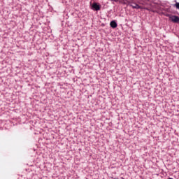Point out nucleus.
I'll use <instances>...</instances> for the list:
<instances>
[{"instance_id":"nucleus-1","label":"nucleus","mask_w":179,"mask_h":179,"mask_svg":"<svg viewBox=\"0 0 179 179\" xmlns=\"http://www.w3.org/2000/svg\"><path fill=\"white\" fill-rule=\"evenodd\" d=\"M169 17V20L173 22V23H179V17L176 15H168Z\"/></svg>"},{"instance_id":"nucleus-2","label":"nucleus","mask_w":179,"mask_h":179,"mask_svg":"<svg viewBox=\"0 0 179 179\" xmlns=\"http://www.w3.org/2000/svg\"><path fill=\"white\" fill-rule=\"evenodd\" d=\"M92 9H95V10H100V6L96 3H94L92 5Z\"/></svg>"},{"instance_id":"nucleus-3","label":"nucleus","mask_w":179,"mask_h":179,"mask_svg":"<svg viewBox=\"0 0 179 179\" xmlns=\"http://www.w3.org/2000/svg\"><path fill=\"white\" fill-rule=\"evenodd\" d=\"M110 25L113 29H115V27H117V22H115V21H112L110 22Z\"/></svg>"},{"instance_id":"nucleus-4","label":"nucleus","mask_w":179,"mask_h":179,"mask_svg":"<svg viewBox=\"0 0 179 179\" xmlns=\"http://www.w3.org/2000/svg\"><path fill=\"white\" fill-rule=\"evenodd\" d=\"M131 6L134 9H141V6H139L138 4H131Z\"/></svg>"},{"instance_id":"nucleus-5","label":"nucleus","mask_w":179,"mask_h":179,"mask_svg":"<svg viewBox=\"0 0 179 179\" xmlns=\"http://www.w3.org/2000/svg\"><path fill=\"white\" fill-rule=\"evenodd\" d=\"M176 8H177L178 9H179V3H177L176 4Z\"/></svg>"}]
</instances>
